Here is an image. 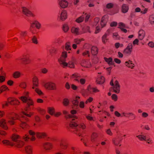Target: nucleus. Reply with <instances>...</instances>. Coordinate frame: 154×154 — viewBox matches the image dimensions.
I'll return each instance as SVG.
<instances>
[{
  "mask_svg": "<svg viewBox=\"0 0 154 154\" xmlns=\"http://www.w3.org/2000/svg\"><path fill=\"white\" fill-rule=\"evenodd\" d=\"M67 128L70 131L80 136L81 134V132L82 131L80 129H79L78 128H81L84 129L86 128V126L84 123H81L79 125H77L75 122H72L70 123Z\"/></svg>",
  "mask_w": 154,
  "mask_h": 154,
  "instance_id": "f257e3e1",
  "label": "nucleus"
},
{
  "mask_svg": "<svg viewBox=\"0 0 154 154\" xmlns=\"http://www.w3.org/2000/svg\"><path fill=\"white\" fill-rule=\"evenodd\" d=\"M67 57V52L63 51L62 52V54L60 58L58 59V61L60 65L63 66H67L71 68H73L74 67V64L71 62H69L68 63L65 62L66 58Z\"/></svg>",
  "mask_w": 154,
  "mask_h": 154,
  "instance_id": "f03ea898",
  "label": "nucleus"
},
{
  "mask_svg": "<svg viewBox=\"0 0 154 154\" xmlns=\"http://www.w3.org/2000/svg\"><path fill=\"white\" fill-rule=\"evenodd\" d=\"M33 112H30L29 114H27L24 111H22L21 112V113L20 114V116H21V117L20 118L21 119V121H20L21 123L20 125V127L22 128L23 129L28 128L29 127L28 125L26 124L25 122L22 121L23 120L22 118L24 119L25 120V121H28V119L25 117L23 115H25L27 117H30L31 116L33 115Z\"/></svg>",
  "mask_w": 154,
  "mask_h": 154,
  "instance_id": "7ed1b4c3",
  "label": "nucleus"
},
{
  "mask_svg": "<svg viewBox=\"0 0 154 154\" xmlns=\"http://www.w3.org/2000/svg\"><path fill=\"white\" fill-rule=\"evenodd\" d=\"M7 118L8 119V123L11 125H14L15 123V120H19L20 121L21 119L17 114L14 112H10L7 115Z\"/></svg>",
  "mask_w": 154,
  "mask_h": 154,
  "instance_id": "20e7f679",
  "label": "nucleus"
},
{
  "mask_svg": "<svg viewBox=\"0 0 154 154\" xmlns=\"http://www.w3.org/2000/svg\"><path fill=\"white\" fill-rule=\"evenodd\" d=\"M43 86L46 89L48 90H56L57 89L56 84L52 82L45 83Z\"/></svg>",
  "mask_w": 154,
  "mask_h": 154,
  "instance_id": "39448f33",
  "label": "nucleus"
},
{
  "mask_svg": "<svg viewBox=\"0 0 154 154\" xmlns=\"http://www.w3.org/2000/svg\"><path fill=\"white\" fill-rule=\"evenodd\" d=\"M133 45L131 43H129L127 47L124 50L123 53L124 54L130 55L132 51Z\"/></svg>",
  "mask_w": 154,
  "mask_h": 154,
  "instance_id": "423d86ee",
  "label": "nucleus"
},
{
  "mask_svg": "<svg viewBox=\"0 0 154 154\" xmlns=\"http://www.w3.org/2000/svg\"><path fill=\"white\" fill-rule=\"evenodd\" d=\"M22 11L23 14L27 17H34L35 16L31 11L26 7H23Z\"/></svg>",
  "mask_w": 154,
  "mask_h": 154,
  "instance_id": "0eeeda50",
  "label": "nucleus"
},
{
  "mask_svg": "<svg viewBox=\"0 0 154 154\" xmlns=\"http://www.w3.org/2000/svg\"><path fill=\"white\" fill-rule=\"evenodd\" d=\"M7 101L11 105H18L19 104L20 102L18 100L11 97L7 99Z\"/></svg>",
  "mask_w": 154,
  "mask_h": 154,
  "instance_id": "6e6552de",
  "label": "nucleus"
},
{
  "mask_svg": "<svg viewBox=\"0 0 154 154\" xmlns=\"http://www.w3.org/2000/svg\"><path fill=\"white\" fill-rule=\"evenodd\" d=\"M0 127L5 130L8 129V127L6 123L5 119H2L0 120Z\"/></svg>",
  "mask_w": 154,
  "mask_h": 154,
  "instance_id": "1a4fd4ad",
  "label": "nucleus"
},
{
  "mask_svg": "<svg viewBox=\"0 0 154 154\" xmlns=\"http://www.w3.org/2000/svg\"><path fill=\"white\" fill-rule=\"evenodd\" d=\"M29 92L28 91H25L23 93L24 96H21L20 99L23 102H26L28 99L31 98L29 97Z\"/></svg>",
  "mask_w": 154,
  "mask_h": 154,
  "instance_id": "9d476101",
  "label": "nucleus"
},
{
  "mask_svg": "<svg viewBox=\"0 0 154 154\" xmlns=\"http://www.w3.org/2000/svg\"><path fill=\"white\" fill-rule=\"evenodd\" d=\"M115 85L113 88L114 92L116 93H119L120 91V85L118 82L116 80L115 82Z\"/></svg>",
  "mask_w": 154,
  "mask_h": 154,
  "instance_id": "9b49d317",
  "label": "nucleus"
},
{
  "mask_svg": "<svg viewBox=\"0 0 154 154\" xmlns=\"http://www.w3.org/2000/svg\"><path fill=\"white\" fill-rule=\"evenodd\" d=\"M33 86L32 89H34L38 87V80L36 76L34 77L32 79Z\"/></svg>",
  "mask_w": 154,
  "mask_h": 154,
  "instance_id": "f8f14e48",
  "label": "nucleus"
},
{
  "mask_svg": "<svg viewBox=\"0 0 154 154\" xmlns=\"http://www.w3.org/2000/svg\"><path fill=\"white\" fill-rule=\"evenodd\" d=\"M68 146V144L66 143L65 140H62L60 144V146L61 149L66 150V149Z\"/></svg>",
  "mask_w": 154,
  "mask_h": 154,
  "instance_id": "ddd939ff",
  "label": "nucleus"
},
{
  "mask_svg": "<svg viewBox=\"0 0 154 154\" xmlns=\"http://www.w3.org/2000/svg\"><path fill=\"white\" fill-rule=\"evenodd\" d=\"M43 147L46 150H50L53 148L52 144L50 143H45L43 144Z\"/></svg>",
  "mask_w": 154,
  "mask_h": 154,
  "instance_id": "4468645a",
  "label": "nucleus"
},
{
  "mask_svg": "<svg viewBox=\"0 0 154 154\" xmlns=\"http://www.w3.org/2000/svg\"><path fill=\"white\" fill-rule=\"evenodd\" d=\"M33 148L32 146H28L25 147V150L26 154H32Z\"/></svg>",
  "mask_w": 154,
  "mask_h": 154,
  "instance_id": "2eb2a0df",
  "label": "nucleus"
},
{
  "mask_svg": "<svg viewBox=\"0 0 154 154\" xmlns=\"http://www.w3.org/2000/svg\"><path fill=\"white\" fill-rule=\"evenodd\" d=\"M24 145V142L20 140L17 141L15 143H14V145L18 148H21Z\"/></svg>",
  "mask_w": 154,
  "mask_h": 154,
  "instance_id": "dca6fc26",
  "label": "nucleus"
},
{
  "mask_svg": "<svg viewBox=\"0 0 154 154\" xmlns=\"http://www.w3.org/2000/svg\"><path fill=\"white\" fill-rule=\"evenodd\" d=\"M36 137L39 139H42L47 136V134L45 132H37L36 133Z\"/></svg>",
  "mask_w": 154,
  "mask_h": 154,
  "instance_id": "f3484780",
  "label": "nucleus"
},
{
  "mask_svg": "<svg viewBox=\"0 0 154 154\" xmlns=\"http://www.w3.org/2000/svg\"><path fill=\"white\" fill-rule=\"evenodd\" d=\"M59 4L62 8H65L67 7L68 3L65 0H62L60 1Z\"/></svg>",
  "mask_w": 154,
  "mask_h": 154,
  "instance_id": "a211bd4d",
  "label": "nucleus"
},
{
  "mask_svg": "<svg viewBox=\"0 0 154 154\" xmlns=\"http://www.w3.org/2000/svg\"><path fill=\"white\" fill-rule=\"evenodd\" d=\"M129 10V6L126 4L122 5L121 8V11L123 13L127 12Z\"/></svg>",
  "mask_w": 154,
  "mask_h": 154,
  "instance_id": "6ab92c4d",
  "label": "nucleus"
},
{
  "mask_svg": "<svg viewBox=\"0 0 154 154\" xmlns=\"http://www.w3.org/2000/svg\"><path fill=\"white\" fill-rule=\"evenodd\" d=\"M81 64L84 67L88 68L91 66V63L89 61L83 60Z\"/></svg>",
  "mask_w": 154,
  "mask_h": 154,
  "instance_id": "aec40b11",
  "label": "nucleus"
},
{
  "mask_svg": "<svg viewBox=\"0 0 154 154\" xmlns=\"http://www.w3.org/2000/svg\"><path fill=\"white\" fill-rule=\"evenodd\" d=\"M107 16L106 15H104L103 16L101 19V20L100 22V25L101 28H103L105 26L106 24V17Z\"/></svg>",
  "mask_w": 154,
  "mask_h": 154,
  "instance_id": "412c9836",
  "label": "nucleus"
},
{
  "mask_svg": "<svg viewBox=\"0 0 154 154\" xmlns=\"http://www.w3.org/2000/svg\"><path fill=\"white\" fill-rule=\"evenodd\" d=\"M11 138L13 141L16 142L20 139V137L19 135L14 134L12 135Z\"/></svg>",
  "mask_w": 154,
  "mask_h": 154,
  "instance_id": "4be33fe9",
  "label": "nucleus"
},
{
  "mask_svg": "<svg viewBox=\"0 0 154 154\" xmlns=\"http://www.w3.org/2000/svg\"><path fill=\"white\" fill-rule=\"evenodd\" d=\"M98 49L95 46H93L91 50V53L93 55H96L98 53Z\"/></svg>",
  "mask_w": 154,
  "mask_h": 154,
  "instance_id": "5701e85b",
  "label": "nucleus"
},
{
  "mask_svg": "<svg viewBox=\"0 0 154 154\" xmlns=\"http://www.w3.org/2000/svg\"><path fill=\"white\" fill-rule=\"evenodd\" d=\"M67 15L66 11L65 10H63L61 14L60 19L61 20L63 21L67 18Z\"/></svg>",
  "mask_w": 154,
  "mask_h": 154,
  "instance_id": "b1692460",
  "label": "nucleus"
},
{
  "mask_svg": "<svg viewBox=\"0 0 154 154\" xmlns=\"http://www.w3.org/2000/svg\"><path fill=\"white\" fill-rule=\"evenodd\" d=\"M2 143L6 146H12L14 145V143L7 140H3Z\"/></svg>",
  "mask_w": 154,
  "mask_h": 154,
  "instance_id": "393cba45",
  "label": "nucleus"
},
{
  "mask_svg": "<svg viewBox=\"0 0 154 154\" xmlns=\"http://www.w3.org/2000/svg\"><path fill=\"white\" fill-rule=\"evenodd\" d=\"M25 103H27V105L28 106V107H29L30 106H31L34 105V102L33 100L32 99H31V98H29L27 100L26 102H24Z\"/></svg>",
  "mask_w": 154,
  "mask_h": 154,
  "instance_id": "a878e982",
  "label": "nucleus"
},
{
  "mask_svg": "<svg viewBox=\"0 0 154 154\" xmlns=\"http://www.w3.org/2000/svg\"><path fill=\"white\" fill-rule=\"evenodd\" d=\"M139 38L140 40H142L145 36V32L142 30H140L139 31Z\"/></svg>",
  "mask_w": 154,
  "mask_h": 154,
  "instance_id": "bb28decb",
  "label": "nucleus"
},
{
  "mask_svg": "<svg viewBox=\"0 0 154 154\" xmlns=\"http://www.w3.org/2000/svg\"><path fill=\"white\" fill-rule=\"evenodd\" d=\"M98 137L97 134V133L94 132L91 135V141L92 142H95L96 139Z\"/></svg>",
  "mask_w": 154,
  "mask_h": 154,
  "instance_id": "cd10ccee",
  "label": "nucleus"
},
{
  "mask_svg": "<svg viewBox=\"0 0 154 154\" xmlns=\"http://www.w3.org/2000/svg\"><path fill=\"white\" fill-rule=\"evenodd\" d=\"M105 81V78L103 76L98 78L97 80V83L99 84H102Z\"/></svg>",
  "mask_w": 154,
  "mask_h": 154,
  "instance_id": "c85d7f7f",
  "label": "nucleus"
},
{
  "mask_svg": "<svg viewBox=\"0 0 154 154\" xmlns=\"http://www.w3.org/2000/svg\"><path fill=\"white\" fill-rule=\"evenodd\" d=\"M21 75V72L19 71H16L13 74V77L15 79L20 78Z\"/></svg>",
  "mask_w": 154,
  "mask_h": 154,
  "instance_id": "c756f323",
  "label": "nucleus"
},
{
  "mask_svg": "<svg viewBox=\"0 0 154 154\" xmlns=\"http://www.w3.org/2000/svg\"><path fill=\"white\" fill-rule=\"evenodd\" d=\"M105 61L109 65H111L112 64V58L111 57L107 58L106 57L104 58Z\"/></svg>",
  "mask_w": 154,
  "mask_h": 154,
  "instance_id": "7c9ffc66",
  "label": "nucleus"
},
{
  "mask_svg": "<svg viewBox=\"0 0 154 154\" xmlns=\"http://www.w3.org/2000/svg\"><path fill=\"white\" fill-rule=\"evenodd\" d=\"M80 97L76 96L75 99L72 101V103L75 106H78L79 103L78 100L80 99Z\"/></svg>",
  "mask_w": 154,
  "mask_h": 154,
  "instance_id": "2f4dec72",
  "label": "nucleus"
},
{
  "mask_svg": "<svg viewBox=\"0 0 154 154\" xmlns=\"http://www.w3.org/2000/svg\"><path fill=\"white\" fill-rule=\"evenodd\" d=\"M107 34L105 33L102 37V41L104 44H105L108 40V39L107 38Z\"/></svg>",
  "mask_w": 154,
  "mask_h": 154,
  "instance_id": "473e14b6",
  "label": "nucleus"
},
{
  "mask_svg": "<svg viewBox=\"0 0 154 154\" xmlns=\"http://www.w3.org/2000/svg\"><path fill=\"white\" fill-rule=\"evenodd\" d=\"M22 60L23 63L25 64H27L31 63V60L30 58L26 59H20Z\"/></svg>",
  "mask_w": 154,
  "mask_h": 154,
  "instance_id": "72a5a7b5",
  "label": "nucleus"
},
{
  "mask_svg": "<svg viewBox=\"0 0 154 154\" xmlns=\"http://www.w3.org/2000/svg\"><path fill=\"white\" fill-rule=\"evenodd\" d=\"M0 90V94H1L3 92L7 90L9 91V89L6 85H3L1 87Z\"/></svg>",
  "mask_w": 154,
  "mask_h": 154,
  "instance_id": "f704fd0d",
  "label": "nucleus"
},
{
  "mask_svg": "<svg viewBox=\"0 0 154 154\" xmlns=\"http://www.w3.org/2000/svg\"><path fill=\"white\" fill-rule=\"evenodd\" d=\"M79 29L78 28L73 27L71 29V32L72 33H74L76 35L78 34Z\"/></svg>",
  "mask_w": 154,
  "mask_h": 154,
  "instance_id": "c9c22d12",
  "label": "nucleus"
},
{
  "mask_svg": "<svg viewBox=\"0 0 154 154\" xmlns=\"http://www.w3.org/2000/svg\"><path fill=\"white\" fill-rule=\"evenodd\" d=\"M48 111L50 115H53L55 112L54 109L53 107H49L48 109Z\"/></svg>",
  "mask_w": 154,
  "mask_h": 154,
  "instance_id": "e433bc0d",
  "label": "nucleus"
},
{
  "mask_svg": "<svg viewBox=\"0 0 154 154\" xmlns=\"http://www.w3.org/2000/svg\"><path fill=\"white\" fill-rule=\"evenodd\" d=\"M35 89V92L39 95H43L44 94L42 92V91H41V90L39 89V88H36Z\"/></svg>",
  "mask_w": 154,
  "mask_h": 154,
  "instance_id": "4c0bfd02",
  "label": "nucleus"
},
{
  "mask_svg": "<svg viewBox=\"0 0 154 154\" xmlns=\"http://www.w3.org/2000/svg\"><path fill=\"white\" fill-rule=\"evenodd\" d=\"M88 91L91 92H97L99 91L96 88H88Z\"/></svg>",
  "mask_w": 154,
  "mask_h": 154,
  "instance_id": "58836bf2",
  "label": "nucleus"
},
{
  "mask_svg": "<svg viewBox=\"0 0 154 154\" xmlns=\"http://www.w3.org/2000/svg\"><path fill=\"white\" fill-rule=\"evenodd\" d=\"M114 144L116 146H118L119 143L121 140L120 138H116L113 140Z\"/></svg>",
  "mask_w": 154,
  "mask_h": 154,
  "instance_id": "ea45409f",
  "label": "nucleus"
},
{
  "mask_svg": "<svg viewBox=\"0 0 154 154\" xmlns=\"http://www.w3.org/2000/svg\"><path fill=\"white\" fill-rule=\"evenodd\" d=\"M71 47L69 42H67L65 44V49L67 51L71 50Z\"/></svg>",
  "mask_w": 154,
  "mask_h": 154,
  "instance_id": "a19ab883",
  "label": "nucleus"
},
{
  "mask_svg": "<svg viewBox=\"0 0 154 154\" xmlns=\"http://www.w3.org/2000/svg\"><path fill=\"white\" fill-rule=\"evenodd\" d=\"M83 29L85 32H91V31L90 30V28L89 26H84L83 28Z\"/></svg>",
  "mask_w": 154,
  "mask_h": 154,
  "instance_id": "79ce46f5",
  "label": "nucleus"
},
{
  "mask_svg": "<svg viewBox=\"0 0 154 154\" xmlns=\"http://www.w3.org/2000/svg\"><path fill=\"white\" fill-rule=\"evenodd\" d=\"M84 40L83 38L81 39H79V38H76L74 40V42L76 44H80L81 42L82 41H83Z\"/></svg>",
  "mask_w": 154,
  "mask_h": 154,
  "instance_id": "37998d69",
  "label": "nucleus"
},
{
  "mask_svg": "<svg viewBox=\"0 0 154 154\" xmlns=\"http://www.w3.org/2000/svg\"><path fill=\"white\" fill-rule=\"evenodd\" d=\"M82 55L83 56H85L86 55H88V57L90 56V54L89 51L85 50L82 53Z\"/></svg>",
  "mask_w": 154,
  "mask_h": 154,
  "instance_id": "c03bdc74",
  "label": "nucleus"
},
{
  "mask_svg": "<svg viewBox=\"0 0 154 154\" xmlns=\"http://www.w3.org/2000/svg\"><path fill=\"white\" fill-rule=\"evenodd\" d=\"M27 34L26 31H22L20 32V35L22 37H25L27 35Z\"/></svg>",
  "mask_w": 154,
  "mask_h": 154,
  "instance_id": "a18cd8bd",
  "label": "nucleus"
},
{
  "mask_svg": "<svg viewBox=\"0 0 154 154\" xmlns=\"http://www.w3.org/2000/svg\"><path fill=\"white\" fill-rule=\"evenodd\" d=\"M84 20V17H83L82 16H81L79 17L78 18H77L76 20V21L78 23H81L83 21V20Z\"/></svg>",
  "mask_w": 154,
  "mask_h": 154,
  "instance_id": "49530a36",
  "label": "nucleus"
},
{
  "mask_svg": "<svg viewBox=\"0 0 154 154\" xmlns=\"http://www.w3.org/2000/svg\"><path fill=\"white\" fill-rule=\"evenodd\" d=\"M149 20L152 24H154V16L151 15L149 17Z\"/></svg>",
  "mask_w": 154,
  "mask_h": 154,
  "instance_id": "de8ad7c7",
  "label": "nucleus"
},
{
  "mask_svg": "<svg viewBox=\"0 0 154 154\" xmlns=\"http://www.w3.org/2000/svg\"><path fill=\"white\" fill-rule=\"evenodd\" d=\"M119 26L118 28L121 29L122 28H125V25L122 22L119 23Z\"/></svg>",
  "mask_w": 154,
  "mask_h": 154,
  "instance_id": "09e8293b",
  "label": "nucleus"
},
{
  "mask_svg": "<svg viewBox=\"0 0 154 154\" xmlns=\"http://www.w3.org/2000/svg\"><path fill=\"white\" fill-rule=\"evenodd\" d=\"M32 24L35 25L36 27L38 29H39L40 27V24L36 21H35L34 23H33Z\"/></svg>",
  "mask_w": 154,
  "mask_h": 154,
  "instance_id": "8fccbe9b",
  "label": "nucleus"
},
{
  "mask_svg": "<svg viewBox=\"0 0 154 154\" xmlns=\"http://www.w3.org/2000/svg\"><path fill=\"white\" fill-rule=\"evenodd\" d=\"M69 103V100L66 98L64 99L63 101V104L64 106H67Z\"/></svg>",
  "mask_w": 154,
  "mask_h": 154,
  "instance_id": "3c124183",
  "label": "nucleus"
},
{
  "mask_svg": "<svg viewBox=\"0 0 154 154\" xmlns=\"http://www.w3.org/2000/svg\"><path fill=\"white\" fill-rule=\"evenodd\" d=\"M63 29L64 32H67L69 29V27L66 24H64L63 26Z\"/></svg>",
  "mask_w": 154,
  "mask_h": 154,
  "instance_id": "603ef678",
  "label": "nucleus"
},
{
  "mask_svg": "<svg viewBox=\"0 0 154 154\" xmlns=\"http://www.w3.org/2000/svg\"><path fill=\"white\" fill-rule=\"evenodd\" d=\"M32 42L35 44H38V41L37 39V38L35 36H34L32 38Z\"/></svg>",
  "mask_w": 154,
  "mask_h": 154,
  "instance_id": "864d4df0",
  "label": "nucleus"
},
{
  "mask_svg": "<svg viewBox=\"0 0 154 154\" xmlns=\"http://www.w3.org/2000/svg\"><path fill=\"white\" fill-rule=\"evenodd\" d=\"M65 118L66 119L75 118H77V117L75 116H72L70 114L67 115L65 116Z\"/></svg>",
  "mask_w": 154,
  "mask_h": 154,
  "instance_id": "5fc2aeb1",
  "label": "nucleus"
},
{
  "mask_svg": "<svg viewBox=\"0 0 154 154\" xmlns=\"http://www.w3.org/2000/svg\"><path fill=\"white\" fill-rule=\"evenodd\" d=\"M125 64L128 67H131L132 68V67L134 66V64L132 63H129L128 62H126Z\"/></svg>",
  "mask_w": 154,
  "mask_h": 154,
  "instance_id": "6e6d98bb",
  "label": "nucleus"
},
{
  "mask_svg": "<svg viewBox=\"0 0 154 154\" xmlns=\"http://www.w3.org/2000/svg\"><path fill=\"white\" fill-rule=\"evenodd\" d=\"M137 137H138L139 139L141 140H146V136H143L142 135H138L137 136Z\"/></svg>",
  "mask_w": 154,
  "mask_h": 154,
  "instance_id": "4d7b16f0",
  "label": "nucleus"
},
{
  "mask_svg": "<svg viewBox=\"0 0 154 154\" xmlns=\"http://www.w3.org/2000/svg\"><path fill=\"white\" fill-rule=\"evenodd\" d=\"M30 58L29 55V54H24L23 56V58L20 59H26Z\"/></svg>",
  "mask_w": 154,
  "mask_h": 154,
  "instance_id": "13d9d810",
  "label": "nucleus"
},
{
  "mask_svg": "<svg viewBox=\"0 0 154 154\" xmlns=\"http://www.w3.org/2000/svg\"><path fill=\"white\" fill-rule=\"evenodd\" d=\"M79 77H80V76L79 74L77 73H75L74 74H72L71 76L72 78H78Z\"/></svg>",
  "mask_w": 154,
  "mask_h": 154,
  "instance_id": "bf43d9fd",
  "label": "nucleus"
},
{
  "mask_svg": "<svg viewBox=\"0 0 154 154\" xmlns=\"http://www.w3.org/2000/svg\"><path fill=\"white\" fill-rule=\"evenodd\" d=\"M20 86L21 88H25L26 87V83L23 82L21 83L20 85Z\"/></svg>",
  "mask_w": 154,
  "mask_h": 154,
  "instance_id": "052dcab7",
  "label": "nucleus"
},
{
  "mask_svg": "<svg viewBox=\"0 0 154 154\" xmlns=\"http://www.w3.org/2000/svg\"><path fill=\"white\" fill-rule=\"evenodd\" d=\"M112 98L113 100H114V101H117V97L116 94H113L112 96Z\"/></svg>",
  "mask_w": 154,
  "mask_h": 154,
  "instance_id": "680f3d73",
  "label": "nucleus"
},
{
  "mask_svg": "<svg viewBox=\"0 0 154 154\" xmlns=\"http://www.w3.org/2000/svg\"><path fill=\"white\" fill-rule=\"evenodd\" d=\"M65 88L69 90L70 89V85L68 82H66L65 85Z\"/></svg>",
  "mask_w": 154,
  "mask_h": 154,
  "instance_id": "e2e57ef3",
  "label": "nucleus"
},
{
  "mask_svg": "<svg viewBox=\"0 0 154 154\" xmlns=\"http://www.w3.org/2000/svg\"><path fill=\"white\" fill-rule=\"evenodd\" d=\"M5 46V44L3 43L0 42V51L2 50Z\"/></svg>",
  "mask_w": 154,
  "mask_h": 154,
  "instance_id": "0e129e2a",
  "label": "nucleus"
},
{
  "mask_svg": "<svg viewBox=\"0 0 154 154\" xmlns=\"http://www.w3.org/2000/svg\"><path fill=\"white\" fill-rule=\"evenodd\" d=\"M93 99L92 97H90L86 100L85 103L87 104L88 102L91 103L93 101Z\"/></svg>",
  "mask_w": 154,
  "mask_h": 154,
  "instance_id": "69168bd1",
  "label": "nucleus"
},
{
  "mask_svg": "<svg viewBox=\"0 0 154 154\" xmlns=\"http://www.w3.org/2000/svg\"><path fill=\"white\" fill-rule=\"evenodd\" d=\"M41 70L42 72L44 74H46L48 72V70L45 68L42 69Z\"/></svg>",
  "mask_w": 154,
  "mask_h": 154,
  "instance_id": "338daca9",
  "label": "nucleus"
},
{
  "mask_svg": "<svg viewBox=\"0 0 154 154\" xmlns=\"http://www.w3.org/2000/svg\"><path fill=\"white\" fill-rule=\"evenodd\" d=\"M29 133L30 135H32V136H34L36 134L35 132L32 130H29Z\"/></svg>",
  "mask_w": 154,
  "mask_h": 154,
  "instance_id": "774afa93",
  "label": "nucleus"
}]
</instances>
